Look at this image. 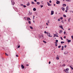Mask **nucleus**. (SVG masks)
<instances>
[{
    "instance_id": "nucleus-1",
    "label": "nucleus",
    "mask_w": 73,
    "mask_h": 73,
    "mask_svg": "<svg viewBox=\"0 0 73 73\" xmlns=\"http://www.w3.org/2000/svg\"><path fill=\"white\" fill-rule=\"evenodd\" d=\"M69 70V69L68 68H67L66 69L64 70V71L66 73H69V71H68Z\"/></svg>"
},
{
    "instance_id": "nucleus-2",
    "label": "nucleus",
    "mask_w": 73,
    "mask_h": 73,
    "mask_svg": "<svg viewBox=\"0 0 73 73\" xmlns=\"http://www.w3.org/2000/svg\"><path fill=\"white\" fill-rule=\"evenodd\" d=\"M60 1L58 0L56 1V3L57 4H60Z\"/></svg>"
},
{
    "instance_id": "nucleus-3",
    "label": "nucleus",
    "mask_w": 73,
    "mask_h": 73,
    "mask_svg": "<svg viewBox=\"0 0 73 73\" xmlns=\"http://www.w3.org/2000/svg\"><path fill=\"white\" fill-rule=\"evenodd\" d=\"M60 66L61 67H64V66H65V64H60Z\"/></svg>"
},
{
    "instance_id": "nucleus-4",
    "label": "nucleus",
    "mask_w": 73,
    "mask_h": 73,
    "mask_svg": "<svg viewBox=\"0 0 73 73\" xmlns=\"http://www.w3.org/2000/svg\"><path fill=\"white\" fill-rule=\"evenodd\" d=\"M54 14V11H51V15H53V14Z\"/></svg>"
},
{
    "instance_id": "nucleus-5",
    "label": "nucleus",
    "mask_w": 73,
    "mask_h": 73,
    "mask_svg": "<svg viewBox=\"0 0 73 73\" xmlns=\"http://www.w3.org/2000/svg\"><path fill=\"white\" fill-rule=\"evenodd\" d=\"M11 2H12V5H14V4H15V2H14V1H11Z\"/></svg>"
},
{
    "instance_id": "nucleus-6",
    "label": "nucleus",
    "mask_w": 73,
    "mask_h": 73,
    "mask_svg": "<svg viewBox=\"0 0 73 73\" xmlns=\"http://www.w3.org/2000/svg\"><path fill=\"white\" fill-rule=\"evenodd\" d=\"M27 20L28 21H29V20H31V19H30V18H28V17H27Z\"/></svg>"
},
{
    "instance_id": "nucleus-7",
    "label": "nucleus",
    "mask_w": 73,
    "mask_h": 73,
    "mask_svg": "<svg viewBox=\"0 0 73 73\" xmlns=\"http://www.w3.org/2000/svg\"><path fill=\"white\" fill-rule=\"evenodd\" d=\"M27 6H29L30 5V3L29 2H28L27 4Z\"/></svg>"
},
{
    "instance_id": "nucleus-8",
    "label": "nucleus",
    "mask_w": 73,
    "mask_h": 73,
    "mask_svg": "<svg viewBox=\"0 0 73 73\" xmlns=\"http://www.w3.org/2000/svg\"><path fill=\"white\" fill-rule=\"evenodd\" d=\"M47 4L48 6H50V5H50V3H49V2H47Z\"/></svg>"
},
{
    "instance_id": "nucleus-9",
    "label": "nucleus",
    "mask_w": 73,
    "mask_h": 73,
    "mask_svg": "<svg viewBox=\"0 0 73 73\" xmlns=\"http://www.w3.org/2000/svg\"><path fill=\"white\" fill-rule=\"evenodd\" d=\"M21 67L22 68V69H24V66L23 64H21Z\"/></svg>"
},
{
    "instance_id": "nucleus-10",
    "label": "nucleus",
    "mask_w": 73,
    "mask_h": 73,
    "mask_svg": "<svg viewBox=\"0 0 73 73\" xmlns=\"http://www.w3.org/2000/svg\"><path fill=\"white\" fill-rule=\"evenodd\" d=\"M47 36H48V37H49L50 35V33H47Z\"/></svg>"
},
{
    "instance_id": "nucleus-11",
    "label": "nucleus",
    "mask_w": 73,
    "mask_h": 73,
    "mask_svg": "<svg viewBox=\"0 0 73 73\" xmlns=\"http://www.w3.org/2000/svg\"><path fill=\"white\" fill-rule=\"evenodd\" d=\"M64 54H68V52L67 51H65L64 53Z\"/></svg>"
},
{
    "instance_id": "nucleus-12",
    "label": "nucleus",
    "mask_w": 73,
    "mask_h": 73,
    "mask_svg": "<svg viewBox=\"0 0 73 73\" xmlns=\"http://www.w3.org/2000/svg\"><path fill=\"white\" fill-rule=\"evenodd\" d=\"M56 58V60H59V57H58V55L57 56V57Z\"/></svg>"
},
{
    "instance_id": "nucleus-13",
    "label": "nucleus",
    "mask_w": 73,
    "mask_h": 73,
    "mask_svg": "<svg viewBox=\"0 0 73 73\" xmlns=\"http://www.w3.org/2000/svg\"><path fill=\"white\" fill-rule=\"evenodd\" d=\"M62 11H65V8L64 7H62Z\"/></svg>"
},
{
    "instance_id": "nucleus-14",
    "label": "nucleus",
    "mask_w": 73,
    "mask_h": 73,
    "mask_svg": "<svg viewBox=\"0 0 73 73\" xmlns=\"http://www.w3.org/2000/svg\"><path fill=\"white\" fill-rule=\"evenodd\" d=\"M68 9H69L68 7H67L66 8V11H68Z\"/></svg>"
},
{
    "instance_id": "nucleus-15",
    "label": "nucleus",
    "mask_w": 73,
    "mask_h": 73,
    "mask_svg": "<svg viewBox=\"0 0 73 73\" xmlns=\"http://www.w3.org/2000/svg\"><path fill=\"white\" fill-rule=\"evenodd\" d=\"M33 10L34 11H36V8H34L33 9Z\"/></svg>"
},
{
    "instance_id": "nucleus-16",
    "label": "nucleus",
    "mask_w": 73,
    "mask_h": 73,
    "mask_svg": "<svg viewBox=\"0 0 73 73\" xmlns=\"http://www.w3.org/2000/svg\"><path fill=\"white\" fill-rule=\"evenodd\" d=\"M53 35H54V36H55L56 37H58V35H56V34H53Z\"/></svg>"
},
{
    "instance_id": "nucleus-17",
    "label": "nucleus",
    "mask_w": 73,
    "mask_h": 73,
    "mask_svg": "<svg viewBox=\"0 0 73 73\" xmlns=\"http://www.w3.org/2000/svg\"><path fill=\"white\" fill-rule=\"evenodd\" d=\"M64 5L65 7H66V4H63V7H64L65 6H64Z\"/></svg>"
},
{
    "instance_id": "nucleus-18",
    "label": "nucleus",
    "mask_w": 73,
    "mask_h": 73,
    "mask_svg": "<svg viewBox=\"0 0 73 73\" xmlns=\"http://www.w3.org/2000/svg\"><path fill=\"white\" fill-rule=\"evenodd\" d=\"M63 16L64 17H66V16L65 15H63Z\"/></svg>"
},
{
    "instance_id": "nucleus-19",
    "label": "nucleus",
    "mask_w": 73,
    "mask_h": 73,
    "mask_svg": "<svg viewBox=\"0 0 73 73\" xmlns=\"http://www.w3.org/2000/svg\"><path fill=\"white\" fill-rule=\"evenodd\" d=\"M31 4H35V3H34V2H33V1H32L31 2Z\"/></svg>"
},
{
    "instance_id": "nucleus-20",
    "label": "nucleus",
    "mask_w": 73,
    "mask_h": 73,
    "mask_svg": "<svg viewBox=\"0 0 73 73\" xmlns=\"http://www.w3.org/2000/svg\"><path fill=\"white\" fill-rule=\"evenodd\" d=\"M62 30H60V32H59V33H62Z\"/></svg>"
},
{
    "instance_id": "nucleus-21",
    "label": "nucleus",
    "mask_w": 73,
    "mask_h": 73,
    "mask_svg": "<svg viewBox=\"0 0 73 73\" xmlns=\"http://www.w3.org/2000/svg\"><path fill=\"white\" fill-rule=\"evenodd\" d=\"M37 4H38V5H40V2H37Z\"/></svg>"
},
{
    "instance_id": "nucleus-22",
    "label": "nucleus",
    "mask_w": 73,
    "mask_h": 73,
    "mask_svg": "<svg viewBox=\"0 0 73 73\" xmlns=\"http://www.w3.org/2000/svg\"><path fill=\"white\" fill-rule=\"evenodd\" d=\"M60 27L62 29H63V27L62 26H60Z\"/></svg>"
},
{
    "instance_id": "nucleus-23",
    "label": "nucleus",
    "mask_w": 73,
    "mask_h": 73,
    "mask_svg": "<svg viewBox=\"0 0 73 73\" xmlns=\"http://www.w3.org/2000/svg\"><path fill=\"white\" fill-rule=\"evenodd\" d=\"M28 23L29 24H31V21H28Z\"/></svg>"
},
{
    "instance_id": "nucleus-24",
    "label": "nucleus",
    "mask_w": 73,
    "mask_h": 73,
    "mask_svg": "<svg viewBox=\"0 0 73 73\" xmlns=\"http://www.w3.org/2000/svg\"><path fill=\"white\" fill-rule=\"evenodd\" d=\"M30 28L31 29H33V27L31 26H30Z\"/></svg>"
},
{
    "instance_id": "nucleus-25",
    "label": "nucleus",
    "mask_w": 73,
    "mask_h": 73,
    "mask_svg": "<svg viewBox=\"0 0 73 73\" xmlns=\"http://www.w3.org/2000/svg\"><path fill=\"white\" fill-rule=\"evenodd\" d=\"M70 68H71V69H72V70H73V68L72 67V66H70Z\"/></svg>"
},
{
    "instance_id": "nucleus-26",
    "label": "nucleus",
    "mask_w": 73,
    "mask_h": 73,
    "mask_svg": "<svg viewBox=\"0 0 73 73\" xmlns=\"http://www.w3.org/2000/svg\"><path fill=\"white\" fill-rule=\"evenodd\" d=\"M43 42L45 43V44H46V42L44 40L43 41Z\"/></svg>"
},
{
    "instance_id": "nucleus-27",
    "label": "nucleus",
    "mask_w": 73,
    "mask_h": 73,
    "mask_svg": "<svg viewBox=\"0 0 73 73\" xmlns=\"http://www.w3.org/2000/svg\"><path fill=\"white\" fill-rule=\"evenodd\" d=\"M68 42H71V40H69L68 41Z\"/></svg>"
},
{
    "instance_id": "nucleus-28",
    "label": "nucleus",
    "mask_w": 73,
    "mask_h": 73,
    "mask_svg": "<svg viewBox=\"0 0 73 73\" xmlns=\"http://www.w3.org/2000/svg\"><path fill=\"white\" fill-rule=\"evenodd\" d=\"M61 46H58V48H61Z\"/></svg>"
},
{
    "instance_id": "nucleus-29",
    "label": "nucleus",
    "mask_w": 73,
    "mask_h": 73,
    "mask_svg": "<svg viewBox=\"0 0 73 73\" xmlns=\"http://www.w3.org/2000/svg\"><path fill=\"white\" fill-rule=\"evenodd\" d=\"M23 6L24 8H25L27 7V6H26V5H23Z\"/></svg>"
},
{
    "instance_id": "nucleus-30",
    "label": "nucleus",
    "mask_w": 73,
    "mask_h": 73,
    "mask_svg": "<svg viewBox=\"0 0 73 73\" xmlns=\"http://www.w3.org/2000/svg\"><path fill=\"white\" fill-rule=\"evenodd\" d=\"M6 56H8V54H7L6 53H5Z\"/></svg>"
},
{
    "instance_id": "nucleus-31",
    "label": "nucleus",
    "mask_w": 73,
    "mask_h": 73,
    "mask_svg": "<svg viewBox=\"0 0 73 73\" xmlns=\"http://www.w3.org/2000/svg\"><path fill=\"white\" fill-rule=\"evenodd\" d=\"M61 44H64V42L62 41L61 42Z\"/></svg>"
},
{
    "instance_id": "nucleus-32",
    "label": "nucleus",
    "mask_w": 73,
    "mask_h": 73,
    "mask_svg": "<svg viewBox=\"0 0 73 73\" xmlns=\"http://www.w3.org/2000/svg\"><path fill=\"white\" fill-rule=\"evenodd\" d=\"M61 22L62 23H63V24H64V21H61Z\"/></svg>"
},
{
    "instance_id": "nucleus-33",
    "label": "nucleus",
    "mask_w": 73,
    "mask_h": 73,
    "mask_svg": "<svg viewBox=\"0 0 73 73\" xmlns=\"http://www.w3.org/2000/svg\"><path fill=\"white\" fill-rule=\"evenodd\" d=\"M58 40H56V42H58Z\"/></svg>"
},
{
    "instance_id": "nucleus-34",
    "label": "nucleus",
    "mask_w": 73,
    "mask_h": 73,
    "mask_svg": "<svg viewBox=\"0 0 73 73\" xmlns=\"http://www.w3.org/2000/svg\"><path fill=\"white\" fill-rule=\"evenodd\" d=\"M66 1H71V0H66Z\"/></svg>"
},
{
    "instance_id": "nucleus-35",
    "label": "nucleus",
    "mask_w": 73,
    "mask_h": 73,
    "mask_svg": "<svg viewBox=\"0 0 73 73\" xmlns=\"http://www.w3.org/2000/svg\"><path fill=\"white\" fill-rule=\"evenodd\" d=\"M26 18H27V17H25L24 18V19H25V20H27V19H26Z\"/></svg>"
},
{
    "instance_id": "nucleus-36",
    "label": "nucleus",
    "mask_w": 73,
    "mask_h": 73,
    "mask_svg": "<svg viewBox=\"0 0 73 73\" xmlns=\"http://www.w3.org/2000/svg\"><path fill=\"white\" fill-rule=\"evenodd\" d=\"M20 47V45H19L18 46V48H19Z\"/></svg>"
},
{
    "instance_id": "nucleus-37",
    "label": "nucleus",
    "mask_w": 73,
    "mask_h": 73,
    "mask_svg": "<svg viewBox=\"0 0 73 73\" xmlns=\"http://www.w3.org/2000/svg\"><path fill=\"white\" fill-rule=\"evenodd\" d=\"M60 19H61V20H62V19H63V18H62V17H60Z\"/></svg>"
},
{
    "instance_id": "nucleus-38",
    "label": "nucleus",
    "mask_w": 73,
    "mask_h": 73,
    "mask_svg": "<svg viewBox=\"0 0 73 73\" xmlns=\"http://www.w3.org/2000/svg\"><path fill=\"white\" fill-rule=\"evenodd\" d=\"M66 46H67L66 45H65L64 46V48H65L66 47Z\"/></svg>"
},
{
    "instance_id": "nucleus-39",
    "label": "nucleus",
    "mask_w": 73,
    "mask_h": 73,
    "mask_svg": "<svg viewBox=\"0 0 73 73\" xmlns=\"http://www.w3.org/2000/svg\"><path fill=\"white\" fill-rule=\"evenodd\" d=\"M49 3H52V1L50 0L49 1Z\"/></svg>"
},
{
    "instance_id": "nucleus-40",
    "label": "nucleus",
    "mask_w": 73,
    "mask_h": 73,
    "mask_svg": "<svg viewBox=\"0 0 73 73\" xmlns=\"http://www.w3.org/2000/svg\"><path fill=\"white\" fill-rule=\"evenodd\" d=\"M46 33V31H44V33L46 34V33Z\"/></svg>"
},
{
    "instance_id": "nucleus-41",
    "label": "nucleus",
    "mask_w": 73,
    "mask_h": 73,
    "mask_svg": "<svg viewBox=\"0 0 73 73\" xmlns=\"http://www.w3.org/2000/svg\"><path fill=\"white\" fill-rule=\"evenodd\" d=\"M61 50H64V48H62L61 49Z\"/></svg>"
},
{
    "instance_id": "nucleus-42",
    "label": "nucleus",
    "mask_w": 73,
    "mask_h": 73,
    "mask_svg": "<svg viewBox=\"0 0 73 73\" xmlns=\"http://www.w3.org/2000/svg\"><path fill=\"white\" fill-rule=\"evenodd\" d=\"M58 21H60V19H59Z\"/></svg>"
},
{
    "instance_id": "nucleus-43",
    "label": "nucleus",
    "mask_w": 73,
    "mask_h": 73,
    "mask_svg": "<svg viewBox=\"0 0 73 73\" xmlns=\"http://www.w3.org/2000/svg\"><path fill=\"white\" fill-rule=\"evenodd\" d=\"M64 34H65L66 33V32H65V31H64Z\"/></svg>"
},
{
    "instance_id": "nucleus-44",
    "label": "nucleus",
    "mask_w": 73,
    "mask_h": 73,
    "mask_svg": "<svg viewBox=\"0 0 73 73\" xmlns=\"http://www.w3.org/2000/svg\"><path fill=\"white\" fill-rule=\"evenodd\" d=\"M68 10H65V12H66V13H67V12H68V11H67Z\"/></svg>"
},
{
    "instance_id": "nucleus-45",
    "label": "nucleus",
    "mask_w": 73,
    "mask_h": 73,
    "mask_svg": "<svg viewBox=\"0 0 73 73\" xmlns=\"http://www.w3.org/2000/svg\"><path fill=\"white\" fill-rule=\"evenodd\" d=\"M71 37H72V39L73 40V36H71Z\"/></svg>"
},
{
    "instance_id": "nucleus-46",
    "label": "nucleus",
    "mask_w": 73,
    "mask_h": 73,
    "mask_svg": "<svg viewBox=\"0 0 73 73\" xmlns=\"http://www.w3.org/2000/svg\"><path fill=\"white\" fill-rule=\"evenodd\" d=\"M60 38H61V40H63V39H62V37H60Z\"/></svg>"
},
{
    "instance_id": "nucleus-47",
    "label": "nucleus",
    "mask_w": 73,
    "mask_h": 73,
    "mask_svg": "<svg viewBox=\"0 0 73 73\" xmlns=\"http://www.w3.org/2000/svg\"><path fill=\"white\" fill-rule=\"evenodd\" d=\"M16 56L18 57H19V56H18V55H16Z\"/></svg>"
},
{
    "instance_id": "nucleus-48",
    "label": "nucleus",
    "mask_w": 73,
    "mask_h": 73,
    "mask_svg": "<svg viewBox=\"0 0 73 73\" xmlns=\"http://www.w3.org/2000/svg\"><path fill=\"white\" fill-rule=\"evenodd\" d=\"M70 22V19H68V22Z\"/></svg>"
},
{
    "instance_id": "nucleus-49",
    "label": "nucleus",
    "mask_w": 73,
    "mask_h": 73,
    "mask_svg": "<svg viewBox=\"0 0 73 73\" xmlns=\"http://www.w3.org/2000/svg\"><path fill=\"white\" fill-rule=\"evenodd\" d=\"M43 7V5H41V8H42Z\"/></svg>"
},
{
    "instance_id": "nucleus-50",
    "label": "nucleus",
    "mask_w": 73,
    "mask_h": 73,
    "mask_svg": "<svg viewBox=\"0 0 73 73\" xmlns=\"http://www.w3.org/2000/svg\"><path fill=\"white\" fill-rule=\"evenodd\" d=\"M55 46H57V44H55Z\"/></svg>"
},
{
    "instance_id": "nucleus-51",
    "label": "nucleus",
    "mask_w": 73,
    "mask_h": 73,
    "mask_svg": "<svg viewBox=\"0 0 73 73\" xmlns=\"http://www.w3.org/2000/svg\"><path fill=\"white\" fill-rule=\"evenodd\" d=\"M50 61H49V64H50Z\"/></svg>"
},
{
    "instance_id": "nucleus-52",
    "label": "nucleus",
    "mask_w": 73,
    "mask_h": 73,
    "mask_svg": "<svg viewBox=\"0 0 73 73\" xmlns=\"http://www.w3.org/2000/svg\"><path fill=\"white\" fill-rule=\"evenodd\" d=\"M34 1H35V2H37V0H35Z\"/></svg>"
},
{
    "instance_id": "nucleus-53",
    "label": "nucleus",
    "mask_w": 73,
    "mask_h": 73,
    "mask_svg": "<svg viewBox=\"0 0 73 73\" xmlns=\"http://www.w3.org/2000/svg\"><path fill=\"white\" fill-rule=\"evenodd\" d=\"M68 30H69V31H70V29H68Z\"/></svg>"
},
{
    "instance_id": "nucleus-54",
    "label": "nucleus",
    "mask_w": 73,
    "mask_h": 73,
    "mask_svg": "<svg viewBox=\"0 0 73 73\" xmlns=\"http://www.w3.org/2000/svg\"><path fill=\"white\" fill-rule=\"evenodd\" d=\"M46 24L47 25H48V23H46Z\"/></svg>"
},
{
    "instance_id": "nucleus-55",
    "label": "nucleus",
    "mask_w": 73,
    "mask_h": 73,
    "mask_svg": "<svg viewBox=\"0 0 73 73\" xmlns=\"http://www.w3.org/2000/svg\"><path fill=\"white\" fill-rule=\"evenodd\" d=\"M62 48H64V46H62Z\"/></svg>"
},
{
    "instance_id": "nucleus-56",
    "label": "nucleus",
    "mask_w": 73,
    "mask_h": 73,
    "mask_svg": "<svg viewBox=\"0 0 73 73\" xmlns=\"http://www.w3.org/2000/svg\"><path fill=\"white\" fill-rule=\"evenodd\" d=\"M66 38V36H64V38Z\"/></svg>"
},
{
    "instance_id": "nucleus-57",
    "label": "nucleus",
    "mask_w": 73,
    "mask_h": 73,
    "mask_svg": "<svg viewBox=\"0 0 73 73\" xmlns=\"http://www.w3.org/2000/svg\"><path fill=\"white\" fill-rule=\"evenodd\" d=\"M49 37H52V36H50H50H49Z\"/></svg>"
},
{
    "instance_id": "nucleus-58",
    "label": "nucleus",
    "mask_w": 73,
    "mask_h": 73,
    "mask_svg": "<svg viewBox=\"0 0 73 73\" xmlns=\"http://www.w3.org/2000/svg\"><path fill=\"white\" fill-rule=\"evenodd\" d=\"M48 23H49V21H48Z\"/></svg>"
},
{
    "instance_id": "nucleus-59",
    "label": "nucleus",
    "mask_w": 73,
    "mask_h": 73,
    "mask_svg": "<svg viewBox=\"0 0 73 73\" xmlns=\"http://www.w3.org/2000/svg\"><path fill=\"white\" fill-rule=\"evenodd\" d=\"M21 5L22 6H23V4H22Z\"/></svg>"
},
{
    "instance_id": "nucleus-60",
    "label": "nucleus",
    "mask_w": 73,
    "mask_h": 73,
    "mask_svg": "<svg viewBox=\"0 0 73 73\" xmlns=\"http://www.w3.org/2000/svg\"><path fill=\"white\" fill-rule=\"evenodd\" d=\"M55 44H57V42H55Z\"/></svg>"
},
{
    "instance_id": "nucleus-61",
    "label": "nucleus",
    "mask_w": 73,
    "mask_h": 73,
    "mask_svg": "<svg viewBox=\"0 0 73 73\" xmlns=\"http://www.w3.org/2000/svg\"><path fill=\"white\" fill-rule=\"evenodd\" d=\"M27 66H29V65L27 64Z\"/></svg>"
},
{
    "instance_id": "nucleus-62",
    "label": "nucleus",
    "mask_w": 73,
    "mask_h": 73,
    "mask_svg": "<svg viewBox=\"0 0 73 73\" xmlns=\"http://www.w3.org/2000/svg\"><path fill=\"white\" fill-rule=\"evenodd\" d=\"M55 36H56V35H54V37H55Z\"/></svg>"
},
{
    "instance_id": "nucleus-63",
    "label": "nucleus",
    "mask_w": 73,
    "mask_h": 73,
    "mask_svg": "<svg viewBox=\"0 0 73 73\" xmlns=\"http://www.w3.org/2000/svg\"><path fill=\"white\" fill-rule=\"evenodd\" d=\"M54 6H55V5H56L54 4Z\"/></svg>"
},
{
    "instance_id": "nucleus-64",
    "label": "nucleus",
    "mask_w": 73,
    "mask_h": 73,
    "mask_svg": "<svg viewBox=\"0 0 73 73\" xmlns=\"http://www.w3.org/2000/svg\"><path fill=\"white\" fill-rule=\"evenodd\" d=\"M32 13H30V14H32Z\"/></svg>"
}]
</instances>
